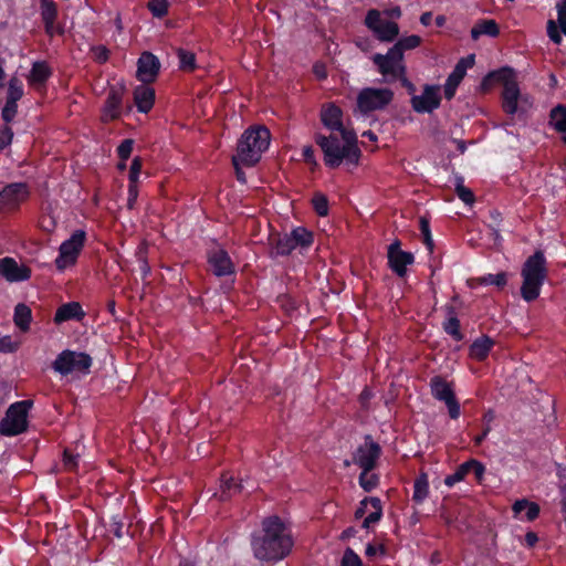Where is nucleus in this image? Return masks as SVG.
<instances>
[{"instance_id":"obj_48","label":"nucleus","mask_w":566,"mask_h":566,"mask_svg":"<svg viewBox=\"0 0 566 566\" xmlns=\"http://www.w3.org/2000/svg\"><path fill=\"white\" fill-rule=\"evenodd\" d=\"M340 566H361V559L352 548H347L342 557Z\"/></svg>"},{"instance_id":"obj_8","label":"nucleus","mask_w":566,"mask_h":566,"mask_svg":"<svg viewBox=\"0 0 566 566\" xmlns=\"http://www.w3.org/2000/svg\"><path fill=\"white\" fill-rule=\"evenodd\" d=\"M91 365L92 358L88 354L66 349L57 355L52 368L61 375H69L73 371L87 373Z\"/></svg>"},{"instance_id":"obj_26","label":"nucleus","mask_w":566,"mask_h":566,"mask_svg":"<svg viewBox=\"0 0 566 566\" xmlns=\"http://www.w3.org/2000/svg\"><path fill=\"white\" fill-rule=\"evenodd\" d=\"M31 319V308L23 303H19L14 308V324L19 327L20 331L28 332L30 328Z\"/></svg>"},{"instance_id":"obj_6","label":"nucleus","mask_w":566,"mask_h":566,"mask_svg":"<svg viewBox=\"0 0 566 566\" xmlns=\"http://www.w3.org/2000/svg\"><path fill=\"white\" fill-rule=\"evenodd\" d=\"M32 400H23L12 403L6 417L0 420V433L3 436H17L28 428V412L32 407Z\"/></svg>"},{"instance_id":"obj_4","label":"nucleus","mask_w":566,"mask_h":566,"mask_svg":"<svg viewBox=\"0 0 566 566\" xmlns=\"http://www.w3.org/2000/svg\"><path fill=\"white\" fill-rule=\"evenodd\" d=\"M271 140L270 130L263 126H254L247 129L237 146V159L245 166H254L261 159V155L269 148Z\"/></svg>"},{"instance_id":"obj_37","label":"nucleus","mask_w":566,"mask_h":566,"mask_svg":"<svg viewBox=\"0 0 566 566\" xmlns=\"http://www.w3.org/2000/svg\"><path fill=\"white\" fill-rule=\"evenodd\" d=\"M41 15L44 23L54 22L56 19V6L52 0H41Z\"/></svg>"},{"instance_id":"obj_7","label":"nucleus","mask_w":566,"mask_h":566,"mask_svg":"<svg viewBox=\"0 0 566 566\" xmlns=\"http://www.w3.org/2000/svg\"><path fill=\"white\" fill-rule=\"evenodd\" d=\"M394 98L390 88H363L357 96V108L360 113L367 114L385 108Z\"/></svg>"},{"instance_id":"obj_53","label":"nucleus","mask_w":566,"mask_h":566,"mask_svg":"<svg viewBox=\"0 0 566 566\" xmlns=\"http://www.w3.org/2000/svg\"><path fill=\"white\" fill-rule=\"evenodd\" d=\"M547 34L554 43L559 44L562 42V36L559 34L558 28L555 21L553 20H548L547 22Z\"/></svg>"},{"instance_id":"obj_29","label":"nucleus","mask_w":566,"mask_h":566,"mask_svg":"<svg viewBox=\"0 0 566 566\" xmlns=\"http://www.w3.org/2000/svg\"><path fill=\"white\" fill-rule=\"evenodd\" d=\"M375 33L380 41L390 42L399 34V27L396 22L385 20Z\"/></svg>"},{"instance_id":"obj_47","label":"nucleus","mask_w":566,"mask_h":566,"mask_svg":"<svg viewBox=\"0 0 566 566\" xmlns=\"http://www.w3.org/2000/svg\"><path fill=\"white\" fill-rule=\"evenodd\" d=\"M384 21L385 20H381L380 18V12L376 9H371L366 15L365 24L375 33Z\"/></svg>"},{"instance_id":"obj_10","label":"nucleus","mask_w":566,"mask_h":566,"mask_svg":"<svg viewBox=\"0 0 566 566\" xmlns=\"http://www.w3.org/2000/svg\"><path fill=\"white\" fill-rule=\"evenodd\" d=\"M85 232L76 230L69 240L64 241L60 247V254L55 260L56 268L62 271L67 265L74 264L76 258L84 245Z\"/></svg>"},{"instance_id":"obj_46","label":"nucleus","mask_w":566,"mask_h":566,"mask_svg":"<svg viewBox=\"0 0 566 566\" xmlns=\"http://www.w3.org/2000/svg\"><path fill=\"white\" fill-rule=\"evenodd\" d=\"M469 472V465L467 462L462 463L453 474L448 475L444 479V483L448 486H453L455 483L463 480L465 474Z\"/></svg>"},{"instance_id":"obj_9","label":"nucleus","mask_w":566,"mask_h":566,"mask_svg":"<svg viewBox=\"0 0 566 566\" xmlns=\"http://www.w3.org/2000/svg\"><path fill=\"white\" fill-rule=\"evenodd\" d=\"M403 54L398 49H389L387 54L377 53L373 56V62L378 66V71L385 76V82H391L406 73V66L402 62Z\"/></svg>"},{"instance_id":"obj_52","label":"nucleus","mask_w":566,"mask_h":566,"mask_svg":"<svg viewBox=\"0 0 566 566\" xmlns=\"http://www.w3.org/2000/svg\"><path fill=\"white\" fill-rule=\"evenodd\" d=\"M13 138V132L10 127L6 126L0 129V150L11 144Z\"/></svg>"},{"instance_id":"obj_36","label":"nucleus","mask_w":566,"mask_h":566,"mask_svg":"<svg viewBox=\"0 0 566 566\" xmlns=\"http://www.w3.org/2000/svg\"><path fill=\"white\" fill-rule=\"evenodd\" d=\"M50 75L49 67L43 62H35L31 70L30 78L35 83H43Z\"/></svg>"},{"instance_id":"obj_5","label":"nucleus","mask_w":566,"mask_h":566,"mask_svg":"<svg viewBox=\"0 0 566 566\" xmlns=\"http://www.w3.org/2000/svg\"><path fill=\"white\" fill-rule=\"evenodd\" d=\"M521 275L523 283L521 286V295L526 302L536 300L539 295L541 286L546 276V260L543 251L538 250L527 258L523 264Z\"/></svg>"},{"instance_id":"obj_28","label":"nucleus","mask_w":566,"mask_h":566,"mask_svg":"<svg viewBox=\"0 0 566 566\" xmlns=\"http://www.w3.org/2000/svg\"><path fill=\"white\" fill-rule=\"evenodd\" d=\"M549 124L559 133L566 132V106L559 104L551 111Z\"/></svg>"},{"instance_id":"obj_56","label":"nucleus","mask_w":566,"mask_h":566,"mask_svg":"<svg viewBox=\"0 0 566 566\" xmlns=\"http://www.w3.org/2000/svg\"><path fill=\"white\" fill-rule=\"evenodd\" d=\"M92 51L94 53V59L97 62L104 63L107 61L109 51L105 46H103V45L94 46L92 49Z\"/></svg>"},{"instance_id":"obj_1","label":"nucleus","mask_w":566,"mask_h":566,"mask_svg":"<svg viewBox=\"0 0 566 566\" xmlns=\"http://www.w3.org/2000/svg\"><path fill=\"white\" fill-rule=\"evenodd\" d=\"M343 112L333 103L325 104L321 109V120L323 125L331 129L337 130L340 134V139L337 135L331 134L325 136L321 133L315 135V142L321 147L324 154V161L329 168L338 167L344 159L349 164L357 165L361 155L357 146L356 133L347 129L343 125Z\"/></svg>"},{"instance_id":"obj_59","label":"nucleus","mask_w":566,"mask_h":566,"mask_svg":"<svg viewBox=\"0 0 566 566\" xmlns=\"http://www.w3.org/2000/svg\"><path fill=\"white\" fill-rule=\"evenodd\" d=\"M526 518L527 521H534L535 518H537L538 514H539V505L535 502H530L528 501V505H526Z\"/></svg>"},{"instance_id":"obj_62","label":"nucleus","mask_w":566,"mask_h":566,"mask_svg":"<svg viewBox=\"0 0 566 566\" xmlns=\"http://www.w3.org/2000/svg\"><path fill=\"white\" fill-rule=\"evenodd\" d=\"M109 526H111V531L115 534V536H117L119 538L123 536L124 525L120 520L113 517Z\"/></svg>"},{"instance_id":"obj_14","label":"nucleus","mask_w":566,"mask_h":566,"mask_svg":"<svg viewBox=\"0 0 566 566\" xmlns=\"http://www.w3.org/2000/svg\"><path fill=\"white\" fill-rule=\"evenodd\" d=\"M399 240H395L389 247L387 252L389 268L400 277L407 274V265L413 263L415 258L411 252L401 250Z\"/></svg>"},{"instance_id":"obj_27","label":"nucleus","mask_w":566,"mask_h":566,"mask_svg":"<svg viewBox=\"0 0 566 566\" xmlns=\"http://www.w3.org/2000/svg\"><path fill=\"white\" fill-rule=\"evenodd\" d=\"M220 496L219 499L221 501L229 500L232 494L240 493L243 489L242 483H235L234 479L232 476H228L227 474H223L220 480Z\"/></svg>"},{"instance_id":"obj_11","label":"nucleus","mask_w":566,"mask_h":566,"mask_svg":"<svg viewBox=\"0 0 566 566\" xmlns=\"http://www.w3.org/2000/svg\"><path fill=\"white\" fill-rule=\"evenodd\" d=\"M381 453L380 446L368 434L365 442L360 444L353 453V462L365 471H371Z\"/></svg>"},{"instance_id":"obj_43","label":"nucleus","mask_w":566,"mask_h":566,"mask_svg":"<svg viewBox=\"0 0 566 566\" xmlns=\"http://www.w3.org/2000/svg\"><path fill=\"white\" fill-rule=\"evenodd\" d=\"M443 328L446 333L451 335L455 340H461L463 338V335L460 332V322L457 316L448 318V321L443 324Z\"/></svg>"},{"instance_id":"obj_25","label":"nucleus","mask_w":566,"mask_h":566,"mask_svg":"<svg viewBox=\"0 0 566 566\" xmlns=\"http://www.w3.org/2000/svg\"><path fill=\"white\" fill-rule=\"evenodd\" d=\"M500 29L495 20H481L471 29V38L476 41L481 35L497 36Z\"/></svg>"},{"instance_id":"obj_16","label":"nucleus","mask_w":566,"mask_h":566,"mask_svg":"<svg viewBox=\"0 0 566 566\" xmlns=\"http://www.w3.org/2000/svg\"><path fill=\"white\" fill-rule=\"evenodd\" d=\"M159 69L158 57L150 52H144L137 62L136 77L144 84L151 83L156 80Z\"/></svg>"},{"instance_id":"obj_2","label":"nucleus","mask_w":566,"mask_h":566,"mask_svg":"<svg viewBox=\"0 0 566 566\" xmlns=\"http://www.w3.org/2000/svg\"><path fill=\"white\" fill-rule=\"evenodd\" d=\"M253 555L262 562H277L290 554L293 541L290 530L277 515L262 521V531L252 536Z\"/></svg>"},{"instance_id":"obj_23","label":"nucleus","mask_w":566,"mask_h":566,"mask_svg":"<svg viewBox=\"0 0 566 566\" xmlns=\"http://www.w3.org/2000/svg\"><path fill=\"white\" fill-rule=\"evenodd\" d=\"M494 345V340L486 335L476 338L470 346V356L476 360H483Z\"/></svg>"},{"instance_id":"obj_61","label":"nucleus","mask_w":566,"mask_h":566,"mask_svg":"<svg viewBox=\"0 0 566 566\" xmlns=\"http://www.w3.org/2000/svg\"><path fill=\"white\" fill-rule=\"evenodd\" d=\"M232 164H233V167H234V170H235V176H237L238 181H240L241 184H245L247 182V178H245V175H244L243 170L240 167V164H242V163H241L240 159H237V155L233 156Z\"/></svg>"},{"instance_id":"obj_60","label":"nucleus","mask_w":566,"mask_h":566,"mask_svg":"<svg viewBox=\"0 0 566 566\" xmlns=\"http://www.w3.org/2000/svg\"><path fill=\"white\" fill-rule=\"evenodd\" d=\"M137 197H138V189H137V185H129L128 187V199H127V207L128 209H133L135 203H136V200H137Z\"/></svg>"},{"instance_id":"obj_13","label":"nucleus","mask_w":566,"mask_h":566,"mask_svg":"<svg viewBox=\"0 0 566 566\" xmlns=\"http://www.w3.org/2000/svg\"><path fill=\"white\" fill-rule=\"evenodd\" d=\"M410 103L417 113H432L441 103L440 86L424 85L422 94L412 95Z\"/></svg>"},{"instance_id":"obj_54","label":"nucleus","mask_w":566,"mask_h":566,"mask_svg":"<svg viewBox=\"0 0 566 566\" xmlns=\"http://www.w3.org/2000/svg\"><path fill=\"white\" fill-rule=\"evenodd\" d=\"M467 464L469 465V472L472 470L474 472V475L480 481L483 478L485 468L484 465L479 462L478 460H469L467 461Z\"/></svg>"},{"instance_id":"obj_50","label":"nucleus","mask_w":566,"mask_h":566,"mask_svg":"<svg viewBox=\"0 0 566 566\" xmlns=\"http://www.w3.org/2000/svg\"><path fill=\"white\" fill-rule=\"evenodd\" d=\"M133 139H124L117 148L118 156L122 160H127L132 154Z\"/></svg>"},{"instance_id":"obj_19","label":"nucleus","mask_w":566,"mask_h":566,"mask_svg":"<svg viewBox=\"0 0 566 566\" xmlns=\"http://www.w3.org/2000/svg\"><path fill=\"white\" fill-rule=\"evenodd\" d=\"M208 261L212 273L217 276L230 275L234 272V265L229 254L222 249L210 252Z\"/></svg>"},{"instance_id":"obj_39","label":"nucleus","mask_w":566,"mask_h":566,"mask_svg":"<svg viewBox=\"0 0 566 566\" xmlns=\"http://www.w3.org/2000/svg\"><path fill=\"white\" fill-rule=\"evenodd\" d=\"M420 43L421 38L419 35L412 34L400 39L392 48L398 49V52L403 54L405 50L416 49Z\"/></svg>"},{"instance_id":"obj_34","label":"nucleus","mask_w":566,"mask_h":566,"mask_svg":"<svg viewBox=\"0 0 566 566\" xmlns=\"http://www.w3.org/2000/svg\"><path fill=\"white\" fill-rule=\"evenodd\" d=\"M419 226H420V231H421V234H422L423 244L427 247L429 253L432 254L433 249H434V242H433V239H432V235H431L428 218L424 217V216L420 217Z\"/></svg>"},{"instance_id":"obj_41","label":"nucleus","mask_w":566,"mask_h":566,"mask_svg":"<svg viewBox=\"0 0 566 566\" xmlns=\"http://www.w3.org/2000/svg\"><path fill=\"white\" fill-rule=\"evenodd\" d=\"M495 419V413L493 410H488L483 416V427H482V433L480 436H476L474 438V442L476 446H480L482 441L485 439V437L491 431V423Z\"/></svg>"},{"instance_id":"obj_58","label":"nucleus","mask_w":566,"mask_h":566,"mask_svg":"<svg viewBox=\"0 0 566 566\" xmlns=\"http://www.w3.org/2000/svg\"><path fill=\"white\" fill-rule=\"evenodd\" d=\"M77 454H71L69 450H64L63 462L66 469L74 470L77 467Z\"/></svg>"},{"instance_id":"obj_3","label":"nucleus","mask_w":566,"mask_h":566,"mask_svg":"<svg viewBox=\"0 0 566 566\" xmlns=\"http://www.w3.org/2000/svg\"><path fill=\"white\" fill-rule=\"evenodd\" d=\"M494 83L503 85L502 107L506 114L514 115L524 111V104H528V99L521 94L516 72L512 67L504 66L488 73L481 83V87L488 91Z\"/></svg>"},{"instance_id":"obj_24","label":"nucleus","mask_w":566,"mask_h":566,"mask_svg":"<svg viewBox=\"0 0 566 566\" xmlns=\"http://www.w3.org/2000/svg\"><path fill=\"white\" fill-rule=\"evenodd\" d=\"M431 392L433 397L440 401H448L455 397L453 390L450 385L440 376H436L431 379L430 382Z\"/></svg>"},{"instance_id":"obj_45","label":"nucleus","mask_w":566,"mask_h":566,"mask_svg":"<svg viewBox=\"0 0 566 566\" xmlns=\"http://www.w3.org/2000/svg\"><path fill=\"white\" fill-rule=\"evenodd\" d=\"M316 213L325 217L328 213V200L323 193H316L312 200Z\"/></svg>"},{"instance_id":"obj_49","label":"nucleus","mask_w":566,"mask_h":566,"mask_svg":"<svg viewBox=\"0 0 566 566\" xmlns=\"http://www.w3.org/2000/svg\"><path fill=\"white\" fill-rule=\"evenodd\" d=\"M140 170L142 159L139 157H135L129 168V185H137Z\"/></svg>"},{"instance_id":"obj_18","label":"nucleus","mask_w":566,"mask_h":566,"mask_svg":"<svg viewBox=\"0 0 566 566\" xmlns=\"http://www.w3.org/2000/svg\"><path fill=\"white\" fill-rule=\"evenodd\" d=\"M0 275L9 282H20L30 279L31 270L12 258H3L0 259Z\"/></svg>"},{"instance_id":"obj_51","label":"nucleus","mask_w":566,"mask_h":566,"mask_svg":"<svg viewBox=\"0 0 566 566\" xmlns=\"http://www.w3.org/2000/svg\"><path fill=\"white\" fill-rule=\"evenodd\" d=\"M18 112L17 103L6 102L4 107L2 108V118L6 123H10Z\"/></svg>"},{"instance_id":"obj_57","label":"nucleus","mask_w":566,"mask_h":566,"mask_svg":"<svg viewBox=\"0 0 566 566\" xmlns=\"http://www.w3.org/2000/svg\"><path fill=\"white\" fill-rule=\"evenodd\" d=\"M17 349V344L11 340L10 336L0 338V352L1 353H13Z\"/></svg>"},{"instance_id":"obj_44","label":"nucleus","mask_w":566,"mask_h":566,"mask_svg":"<svg viewBox=\"0 0 566 566\" xmlns=\"http://www.w3.org/2000/svg\"><path fill=\"white\" fill-rule=\"evenodd\" d=\"M147 7L154 17L161 18L167 14L168 0H149Z\"/></svg>"},{"instance_id":"obj_15","label":"nucleus","mask_w":566,"mask_h":566,"mask_svg":"<svg viewBox=\"0 0 566 566\" xmlns=\"http://www.w3.org/2000/svg\"><path fill=\"white\" fill-rule=\"evenodd\" d=\"M474 54H470L465 57H462L459 60V62L455 64L453 71L448 76L447 82L444 84V96L447 99H451L454 94L455 90L465 76L467 70L469 67H472L474 65Z\"/></svg>"},{"instance_id":"obj_22","label":"nucleus","mask_w":566,"mask_h":566,"mask_svg":"<svg viewBox=\"0 0 566 566\" xmlns=\"http://www.w3.org/2000/svg\"><path fill=\"white\" fill-rule=\"evenodd\" d=\"M84 316L82 306L77 302H70L61 305L54 316V322L61 324L70 319H81Z\"/></svg>"},{"instance_id":"obj_33","label":"nucleus","mask_w":566,"mask_h":566,"mask_svg":"<svg viewBox=\"0 0 566 566\" xmlns=\"http://www.w3.org/2000/svg\"><path fill=\"white\" fill-rule=\"evenodd\" d=\"M177 56L179 59V67L182 71L190 72L196 69V55L195 53L187 51L185 49L178 48L176 50Z\"/></svg>"},{"instance_id":"obj_31","label":"nucleus","mask_w":566,"mask_h":566,"mask_svg":"<svg viewBox=\"0 0 566 566\" xmlns=\"http://www.w3.org/2000/svg\"><path fill=\"white\" fill-rule=\"evenodd\" d=\"M428 490V475L422 472L415 481L412 500L417 503H421L427 497Z\"/></svg>"},{"instance_id":"obj_20","label":"nucleus","mask_w":566,"mask_h":566,"mask_svg":"<svg viewBox=\"0 0 566 566\" xmlns=\"http://www.w3.org/2000/svg\"><path fill=\"white\" fill-rule=\"evenodd\" d=\"M269 247V255L271 258L289 255L295 249L290 233L270 234Z\"/></svg>"},{"instance_id":"obj_12","label":"nucleus","mask_w":566,"mask_h":566,"mask_svg":"<svg viewBox=\"0 0 566 566\" xmlns=\"http://www.w3.org/2000/svg\"><path fill=\"white\" fill-rule=\"evenodd\" d=\"M126 93V85L123 81L111 86L108 96L102 108V120H115L119 118L123 108V96Z\"/></svg>"},{"instance_id":"obj_17","label":"nucleus","mask_w":566,"mask_h":566,"mask_svg":"<svg viewBox=\"0 0 566 566\" xmlns=\"http://www.w3.org/2000/svg\"><path fill=\"white\" fill-rule=\"evenodd\" d=\"M28 196L29 188L25 182L10 184L0 191V209L15 207Z\"/></svg>"},{"instance_id":"obj_42","label":"nucleus","mask_w":566,"mask_h":566,"mask_svg":"<svg viewBox=\"0 0 566 566\" xmlns=\"http://www.w3.org/2000/svg\"><path fill=\"white\" fill-rule=\"evenodd\" d=\"M369 472L370 471L361 470L359 475V484L366 492L373 491L377 486L379 480L377 474H369Z\"/></svg>"},{"instance_id":"obj_21","label":"nucleus","mask_w":566,"mask_h":566,"mask_svg":"<svg viewBox=\"0 0 566 566\" xmlns=\"http://www.w3.org/2000/svg\"><path fill=\"white\" fill-rule=\"evenodd\" d=\"M154 88L143 83L134 90V103L140 113H148L154 105Z\"/></svg>"},{"instance_id":"obj_38","label":"nucleus","mask_w":566,"mask_h":566,"mask_svg":"<svg viewBox=\"0 0 566 566\" xmlns=\"http://www.w3.org/2000/svg\"><path fill=\"white\" fill-rule=\"evenodd\" d=\"M23 96V88L21 82L17 77L9 81L7 101L17 103Z\"/></svg>"},{"instance_id":"obj_32","label":"nucleus","mask_w":566,"mask_h":566,"mask_svg":"<svg viewBox=\"0 0 566 566\" xmlns=\"http://www.w3.org/2000/svg\"><path fill=\"white\" fill-rule=\"evenodd\" d=\"M294 247L307 248L313 243V233L305 228L298 227L290 233Z\"/></svg>"},{"instance_id":"obj_30","label":"nucleus","mask_w":566,"mask_h":566,"mask_svg":"<svg viewBox=\"0 0 566 566\" xmlns=\"http://www.w3.org/2000/svg\"><path fill=\"white\" fill-rule=\"evenodd\" d=\"M469 286L474 287L476 284H493L499 287H503L506 284V273L501 272L497 274H489L486 276L470 279L468 281Z\"/></svg>"},{"instance_id":"obj_35","label":"nucleus","mask_w":566,"mask_h":566,"mask_svg":"<svg viewBox=\"0 0 566 566\" xmlns=\"http://www.w3.org/2000/svg\"><path fill=\"white\" fill-rule=\"evenodd\" d=\"M455 193L467 205H472L475 201L472 190L463 185L462 177L455 179Z\"/></svg>"},{"instance_id":"obj_55","label":"nucleus","mask_w":566,"mask_h":566,"mask_svg":"<svg viewBox=\"0 0 566 566\" xmlns=\"http://www.w3.org/2000/svg\"><path fill=\"white\" fill-rule=\"evenodd\" d=\"M448 407L449 416L451 419H458L460 416V405L455 397L444 402Z\"/></svg>"},{"instance_id":"obj_40","label":"nucleus","mask_w":566,"mask_h":566,"mask_svg":"<svg viewBox=\"0 0 566 566\" xmlns=\"http://www.w3.org/2000/svg\"><path fill=\"white\" fill-rule=\"evenodd\" d=\"M136 259L138 262V269L136 271L142 276V279H144L150 271V268H149V265L147 263V259H146L145 244H142L138 247V250L136 251Z\"/></svg>"},{"instance_id":"obj_63","label":"nucleus","mask_w":566,"mask_h":566,"mask_svg":"<svg viewBox=\"0 0 566 566\" xmlns=\"http://www.w3.org/2000/svg\"><path fill=\"white\" fill-rule=\"evenodd\" d=\"M303 157L306 163L312 164L314 166L317 165L315 157H314V149L312 146H305L303 148Z\"/></svg>"},{"instance_id":"obj_64","label":"nucleus","mask_w":566,"mask_h":566,"mask_svg":"<svg viewBox=\"0 0 566 566\" xmlns=\"http://www.w3.org/2000/svg\"><path fill=\"white\" fill-rule=\"evenodd\" d=\"M557 20H558V24L560 27L562 32L566 35V9L558 8Z\"/></svg>"}]
</instances>
